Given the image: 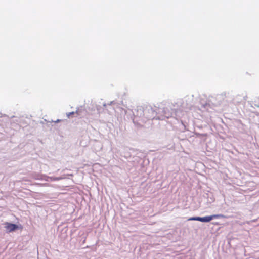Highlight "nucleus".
<instances>
[{
    "label": "nucleus",
    "mask_w": 259,
    "mask_h": 259,
    "mask_svg": "<svg viewBox=\"0 0 259 259\" xmlns=\"http://www.w3.org/2000/svg\"><path fill=\"white\" fill-rule=\"evenodd\" d=\"M225 216L222 214H214L210 216H206L204 217H192L188 219V221H198L202 222H209L213 219L219 218H224Z\"/></svg>",
    "instance_id": "nucleus-1"
},
{
    "label": "nucleus",
    "mask_w": 259,
    "mask_h": 259,
    "mask_svg": "<svg viewBox=\"0 0 259 259\" xmlns=\"http://www.w3.org/2000/svg\"><path fill=\"white\" fill-rule=\"evenodd\" d=\"M4 225L5 228L9 232L14 231L19 228V227L17 225L8 222H6Z\"/></svg>",
    "instance_id": "nucleus-2"
},
{
    "label": "nucleus",
    "mask_w": 259,
    "mask_h": 259,
    "mask_svg": "<svg viewBox=\"0 0 259 259\" xmlns=\"http://www.w3.org/2000/svg\"><path fill=\"white\" fill-rule=\"evenodd\" d=\"M74 114V112H69L67 114V117L68 118L70 117V116L71 115H73Z\"/></svg>",
    "instance_id": "nucleus-3"
},
{
    "label": "nucleus",
    "mask_w": 259,
    "mask_h": 259,
    "mask_svg": "<svg viewBox=\"0 0 259 259\" xmlns=\"http://www.w3.org/2000/svg\"><path fill=\"white\" fill-rule=\"evenodd\" d=\"M52 180H58V179H52L50 178Z\"/></svg>",
    "instance_id": "nucleus-4"
}]
</instances>
